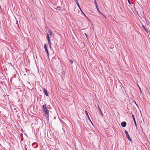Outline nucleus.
Masks as SVG:
<instances>
[{
    "label": "nucleus",
    "instance_id": "obj_1",
    "mask_svg": "<svg viewBox=\"0 0 150 150\" xmlns=\"http://www.w3.org/2000/svg\"><path fill=\"white\" fill-rule=\"evenodd\" d=\"M42 109L43 112L45 113V114L48 115L49 114V110L47 109L46 104H45L42 105Z\"/></svg>",
    "mask_w": 150,
    "mask_h": 150
},
{
    "label": "nucleus",
    "instance_id": "obj_2",
    "mask_svg": "<svg viewBox=\"0 0 150 150\" xmlns=\"http://www.w3.org/2000/svg\"><path fill=\"white\" fill-rule=\"evenodd\" d=\"M52 64L54 66H56L58 64V62L57 61V60L55 58H53L52 60Z\"/></svg>",
    "mask_w": 150,
    "mask_h": 150
},
{
    "label": "nucleus",
    "instance_id": "obj_3",
    "mask_svg": "<svg viewBox=\"0 0 150 150\" xmlns=\"http://www.w3.org/2000/svg\"><path fill=\"white\" fill-rule=\"evenodd\" d=\"M125 133L126 134V137H127V139L130 141H131L132 139H131V138L130 137H129V136L128 134V132L126 130H125Z\"/></svg>",
    "mask_w": 150,
    "mask_h": 150
},
{
    "label": "nucleus",
    "instance_id": "obj_4",
    "mask_svg": "<svg viewBox=\"0 0 150 150\" xmlns=\"http://www.w3.org/2000/svg\"><path fill=\"white\" fill-rule=\"evenodd\" d=\"M47 39L48 41V44L49 45H51L50 40V38L49 35L48 33H47Z\"/></svg>",
    "mask_w": 150,
    "mask_h": 150
},
{
    "label": "nucleus",
    "instance_id": "obj_5",
    "mask_svg": "<svg viewBox=\"0 0 150 150\" xmlns=\"http://www.w3.org/2000/svg\"><path fill=\"white\" fill-rule=\"evenodd\" d=\"M44 47L45 49V50L46 51V52L47 54V56L48 57V56L49 55V52L47 49V47L45 44Z\"/></svg>",
    "mask_w": 150,
    "mask_h": 150
},
{
    "label": "nucleus",
    "instance_id": "obj_6",
    "mask_svg": "<svg viewBox=\"0 0 150 150\" xmlns=\"http://www.w3.org/2000/svg\"><path fill=\"white\" fill-rule=\"evenodd\" d=\"M121 125L123 127H125L126 125V123L125 122H123L121 123Z\"/></svg>",
    "mask_w": 150,
    "mask_h": 150
},
{
    "label": "nucleus",
    "instance_id": "obj_7",
    "mask_svg": "<svg viewBox=\"0 0 150 150\" xmlns=\"http://www.w3.org/2000/svg\"><path fill=\"white\" fill-rule=\"evenodd\" d=\"M43 92H44V93H45V94L46 96H48V93H47V90L45 88H44L43 89Z\"/></svg>",
    "mask_w": 150,
    "mask_h": 150
},
{
    "label": "nucleus",
    "instance_id": "obj_8",
    "mask_svg": "<svg viewBox=\"0 0 150 150\" xmlns=\"http://www.w3.org/2000/svg\"><path fill=\"white\" fill-rule=\"evenodd\" d=\"M132 117L133 119V121H134L135 125L136 126H137V124H136V121H135V118H134V115L133 114L132 115Z\"/></svg>",
    "mask_w": 150,
    "mask_h": 150
},
{
    "label": "nucleus",
    "instance_id": "obj_9",
    "mask_svg": "<svg viewBox=\"0 0 150 150\" xmlns=\"http://www.w3.org/2000/svg\"><path fill=\"white\" fill-rule=\"evenodd\" d=\"M85 112L86 115L87 116V117H88L89 120L91 122V119H90V117H89V115H88V114L87 112L86 111H85Z\"/></svg>",
    "mask_w": 150,
    "mask_h": 150
},
{
    "label": "nucleus",
    "instance_id": "obj_10",
    "mask_svg": "<svg viewBox=\"0 0 150 150\" xmlns=\"http://www.w3.org/2000/svg\"><path fill=\"white\" fill-rule=\"evenodd\" d=\"M98 105V109L99 110V111H100V113L101 114L102 116L103 115V114L102 111H101V110L100 108L99 107V105Z\"/></svg>",
    "mask_w": 150,
    "mask_h": 150
},
{
    "label": "nucleus",
    "instance_id": "obj_11",
    "mask_svg": "<svg viewBox=\"0 0 150 150\" xmlns=\"http://www.w3.org/2000/svg\"><path fill=\"white\" fill-rule=\"evenodd\" d=\"M48 32L49 34L51 36L53 35V33L52 32L51 30H49Z\"/></svg>",
    "mask_w": 150,
    "mask_h": 150
},
{
    "label": "nucleus",
    "instance_id": "obj_12",
    "mask_svg": "<svg viewBox=\"0 0 150 150\" xmlns=\"http://www.w3.org/2000/svg\"><path fill=\"white\" fill-rule=\"evenodd\" d=\"M60 8H61V7L60 6H57V8L56 9H57V10H60Z\"/></svg>",
    "mask_w": 150,
    "mask_h": 150
},
{
    "label": "nucleus",
    "instance_id": "obj_13",
    "mask_svg": "<svg viewBox=\"0 0 150 150\" xmlns=\"http://www.w3.org/2000/svg\"><path fill=\"white\" fill-rule=\"evenodd\" d=\"M142 27H143V29L145 30L146 31H147V30L146 29V28H145V26L144 25H142Z\"/></svg>",
    "mask_w": 150,
    "mask_h": 150
},
{
    "label": "nucleus",
    "instance_id": "obj_14",
    "mask_svg": "<svg viewBox=\"0 0 150 150\" xmlns=\"http://www.w3.org/2000/svg\"><path fill=\"white\" fill-rule=\"evenodd\" d=\"M69 62L71 64H72L73 63V61L72 60H70Z\"/></svg>",
    "mask_w": 150,
    "mask_h": 150
},
{
    "label": "nucleus",
    "instance_id": "obj_15",
    "mask_svg": "<svg viewBox=\"0 0 150 150\" xmlns=\"http://www.w3.org/2000/svg\"><path fill=\"white\" fill-rule=\"evenodd\" d=\"M128 3L130 5H131V2L129 0H127Z\"/></svg>",
    "mask_w": 150,
    "mask_h": 150
},
{
    "label": "nucleus",
    "instance_id": "obj_16",
    "mask_svg": "<svg viewBox=\"0 0 150 150\" xmlns=\"http://www.w3.org/2000/svg\"><path fill=\"white\" fill-rule=\"evenodd\" d=\"M76 3L77 4L78 6H79V4L78 3V2L77 1V2H76Z\"/></svg>",
    "mask_w": 150,
    "mask_h": 150
},
{
    "label": "nucleus",
    "instance_id": "obj_17",
    "mask_svg": "<svg viewBox=\"0 0 150 150\" xmlns=\"http://www.w3.org/2000/svg\"><path fill=\"white\" fill-rule=\"evenodd\" d=\"M78 7H79V9H80V10H81V11H82V10H81V8H80V6H79H79H78Z\"/></svg>",
    "mask_w": 150,
    "mask_h": 150
},
{
    "label": "nucleus",
    "instance_id": "obj_18",
    "mask_svg": "<svg viewBox=\"0 0 150 150\" xmlns=\"http://www.w3.org/2000/svg\"><path fill=\"white\" fill-rule=\"evenodd\" d=\"M94 2H95V5L97 4V2H96V1H95Z\"/></svg>",
    "mask_w": 150,
    "mask_h": 150
},
{
    "label": "nucleus",
    "instance_id": "obj_19",
    "mask_svg": "<svg viewBox=\"0 0 150 150\" xmlns=\"http://www.w3.org/2000/svg\"><path fill=\"white\" fill-rule=\"evenodd\" d=\"M97 10H98V11L99 12H100V10H99V9H98V8H97Z\"/></svg>",
    "mask_w": 150,
    "mask_h": 150
},
{
    "label": "nucleus",
    "instance_id": "obj_20",
    "mask_svg": "<svg viewBox=\"0 0 150 150\" xmlns=\"http://www.w3.org/2000/svg\"><path fill=\"white\" fill-rule=\"evenodd\" d=\"M83 13V14H84V16L86 17V15H85V14H84V13L82 11H81Z\"/></svg>",
    "mask_w": 150,
    "mask_h": 150
},
{
    "label": "nucleus",
    "instance_id": "obj_21",
    "mask_svg": "<svg viewBox=\"0 0 150 150\" xmlns=\"http://www.w3.org/2000/svg\"><path fill=\"white\" fill-rule=\"evenodd\" d=\"M96 7L97 8H98V6H97V4L96 5Z\"/></svg>",
    "mask_w": 150,
    "mask_h": 150
},
{
    "label": "nucleus",
    "instance_id": "obj_22",
    "mask_svg": "<svg viewBox=\"0 0 150 150\" xmlns=\"http://www.w3.org/2000/svg\"><path fill=\"white\" fill-rule=\"evenodd\" d=\"M99 12L102 15H103V14L100 11V12Z\"/></svg>",
    "mask_w": 150,
    "mask_h": 150
},
{
    "label": "nucleus",
    "instance_id": "obj_23",
    "mask_svg": "<svg viewBox=\"0 0 150 150\" xmlns=\"http://www.w3.org/2000/svg\"><path fill=\"white\" fill-rule=\"evenodd\" d=\"M99 12L102 15H103V14L100 11V12Z\"/></svg>",
    "mask_w": 150,
    "mask_h": 150
},
{
    "label": "nucleus",
    "instance_id": "obj_24",
    "mask_svg": "<svg viewBox=\"0 0 150 150\" xmlns=\"http://www.w3.org/2000/svg\"><path fill=\"white\" fill-rule=\"evenodd\" d=\"M99 12L102 15H103V14L100 11V12Z\"/></svg>",
    "mask_w": 150,
    "mask_h": 150
},
{
    "label": "nucleus",
    "instance_id": "obj_25",
    "mask_svg": "<svg viewBox=\"0 0 150 150\" xmlns=\"http://www.w3.org/2000/svg\"><path fill=\"white\" fill-rule=\"evenodd\" d=\"M74 1L75 2H77V0H74Z\"/></svg>",
    "mask_w": 150,
    "mask_h": 150
},
{
    "label": "nucleus",
    "instance_id": "obj_26",
    "mask_svg": "<svg viewBox=\"0 0 150 150\" xmlns=\"http://www.w3.org/2000/svg\"><path fill=\"white\" fill-rule=\"evenodd\" d=\"M25 150H26V148H25Z\"/></svg>",
    "mask_w": 150,
    "mask_h": 150
}]
</instances>
